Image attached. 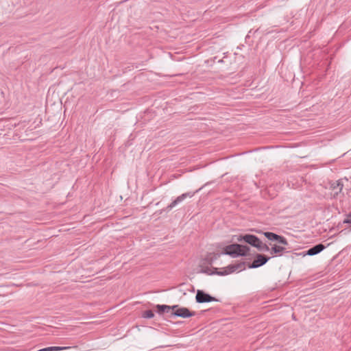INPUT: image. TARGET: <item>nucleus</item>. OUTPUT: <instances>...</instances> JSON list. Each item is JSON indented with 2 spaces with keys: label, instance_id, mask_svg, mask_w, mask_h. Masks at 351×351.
<instances>
[{
  "label": "nucleus",
  "instance_id": "1",
  "mask_svg": "<svg viewBox=\"0 0 351 351\" xmlns=\"http://www.w3.org/2000/svg\"><path fill=\"white\" fill-rule=\"evenodd\" d=\"M245 262H241L237 264L230 265L226 267L222 268L221 271H218L217 268L213 267L204 271L208 274H217L219 276H226L234 272L237 270L242 271L245 269Z\"/></svg>",
  "mask_w": 351,
  "mask_h": 351
},
{
  "label": "nucleus",
  "instance_id": "2",
  "mask_svg": "<svg viewBox=\"0 0 351 351\" xmlns=\"http://www.w3.org/2000/svg\"><path fill=\"white\" fill-rule=\"evenodd\" d=\"M250 247L247 245H243L240 244H231L227 245L223 250V254L230 255L232 257H237L239 256H247L249 253Z\"/></svg>",
  "mask_w": 351,
  "mask_h": 351
},
{
  "label": "nucleus",
  "instance_id": "3",
  "mask_svg": "<svg viewBox=\"0 0 351 351\" xmlns=\"http://www.w3.org/2000/svg\"><path fill=\"white\" fill-rule=\"evenodd\" d=\"M195 315V312H191L186 307H179L178 306V308H176V309L173 310L171 314V317L174 316L182 318L190 317Z\"/></svg>",
  "mask_w": 351,
  "mask_h": 351
},
{
  "label": "nucleus",
  "instance_id": "4",
  "mask_svg": "<svg viewBox=\"0 0 351 351\" xmlns=\"http://www.w3.org/2000/svg\"><path fill=\"white\" fill-rule=\"evenodd\" d=\"M269 259L270 257H267L263 254H257L254 261L252 263L248 264V267L250 269L259 267L265 265Z\"/></svg>",
  "mask_w": 351,
  "mask_h": 351
},
{
  "label": "nucleus",
  "instance_id": "5",
  "mask_svg": "<svg viewBox=\"0 0 351 351\" xmlns=\"http://www.w3.org/2000/svg\"><path fill=\"white\" fill-rule=\"evenodd\" d=\"M239 242L245 241L253 247H256L260 243V239L255 235L245 234L244 236H239L237 238Z\"/></svg>",
  "mask_w": 351,
  "mask_h": 351
},
{
  "label": "nucleus",
  "instance_id": "6",
  "mask_svg": "<svg viewBox=\"0 0 351 351\" xmlns=\"http://www.w3.org/2000/svg\"><path fill=\"white\" fill-rule=\"evenodd\" d=\"M195 299L197 303H206L213 301H218L215 298L211 296L210 295L205 293L202 290H197Z\"/></svg>",
  "mask_w": 351,
  "mask_h": 351
},
{
  "label": "nucleus",
  "instance_id": "7",
  "mask_svg": "<svg viewBox=\"0 0 351 351\" xmlns=\"http://www.w3.org/2000/svg\"><path fill=\"white\" fill-rule=\"evenodd\" d=\"M194 195V193L192 192H188L182 194L181 195L178 196L175 200H173L169 205H168L166 208L167 211L171 210L173 208L176 206L178 204L181 203L184 199H185L186 197H192Z\"/></svg>",
  "mask_w": 351,
  "mask_h": 351
},
{
  "label": "nucleus",
  "instance_id": "8",
  "mask_svg": "<svg viewBox=\"0 0 351 351\" xmlns=\"http://www.w3.org/2000/svg\"><path fill=\"white\" fill-rule=\"evenodd\" d=\"M263 234H264L265 237L270 241H276L279 243L282 244L284 245H288V241L282 236H280V235H278L274 232H265Z\"/></svg>",
  "mask_w": 351,
  "mask_h": 351
},
{
  "label": "nucleus",
  "instance_id": "9",
  "mask_svg": "<svg viewBox=\"0 0 351 351\" xmlns=\"http://www.w3.org/2000/svg\"><path fill=\"white\" fill-rule=\"evenodd\" d=\"M343 184L341 180L335 181L330 183V189L332 190L331 195L333 197H337V195L341 192Z\"/></svg>",
  "mask_w": 351,
  "mask_h": 351
},
{
  "label": "nucleus",
  "instance_id": "10",
  "mask_svg": "<svg viewBox=\"0 0 351 351\" xmlns=\"http://www.w3.org/2000/svg\"><path fill=\"white\" fill-rule=\"evenodd\" d=\"M324 249H325V246L323 244H321V243L320 244H317V245L312 247L311 248H310L307 251L306 254L308 255H309V256H313V255L319 254V252H321Z\"/></svg>",
  "mask_w": 351,
  "mask_h": 351
},
{
  "label": "nucleus",
  "instance_id": "11",
  "mask_svg": "<svg viewBox=\"0 0 351 351\" xmlns=\"http://www.w3.org/2000/svg\"><path fill=\"white\" fill-rule=\"evenodd\" d=\"M156 307L158 309V313L162 314L165 312V308H167V313H169L171 310H174L176 308H178V305L170 306L167 305L157 304Z\"/></svg>",
  "mask_w": 351,
  "mask_h": 351
},
{
  "label": "nucleus",
  "instance_id": "12",
  "mask_svg": "<svg viewBox=\"0 0 351 351\" xmlns=\"http://www.w3.org/2000/svg\"><path fill=\"white\" fill-rule=\"evenodd\" d=\"M285 250V248L282 247V246H279V245H274L270 250V253L271 254H282V253Z\"/></svg>",
  "mask_w": 351,
  "mask_h": 351
},
{
  "label": "nucleus",
  "instance_id": "13",
  "mask_svg": "<svg viewBox=\"0 0 351 351\" xmlns=\"http://www.w3.org/2000/svg\"><path fill=\"white\" fill-rule=\"evenodd\" d=\"M256 247L259 251H261V252H268L270 250L268 245H266L265 243H263L261 240H260V243H258V245Z\"/></svg>",
  "mask_w": 351,
  "mask_h": 351
},
{
  "label": "nucleus",
  "instance_id": "14",
  "mask_svg": "<svg viewBox=\"0 0 351 351\" xmlns=\"http://www.w3.org/2000/svg\"><path fill=\"white\" fill-rule=\"evenodd\" d=\"M143 317L145 318H152L154 316V313L151 310H147L144 312L143 313Z\"/></svg>",
  "mask_w": 351,
  "mask_h": 351
}]
</instances>
